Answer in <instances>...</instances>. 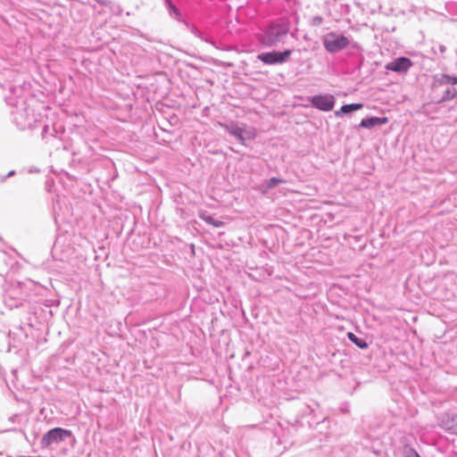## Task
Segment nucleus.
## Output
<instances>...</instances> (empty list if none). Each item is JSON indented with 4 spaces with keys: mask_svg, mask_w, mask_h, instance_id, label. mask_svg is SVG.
<instances>
[{
    "mask_svg": "<svg viewBox=\"0 0 457 457\" xmlns=\"http://www.w3.org/2000/svg\"><path fill=\"white\" fill-rule=\"evenodd\" d=\"M10 430H12V428H6V429H4V431H10Z\"/></svg>",
    "mask_w": 457,
    "mask_h": 457,
    "instance_id": "cd10ccee",
    "label": "nucleus"
},
{
    "mask_svg": "<svg viewBox=\"0 0 457 457\" xmlns=\"http://www.w3.org/2000/svg\"><path fill=\"white\" fill-rule=\"evenodd\" d=\"M15 174V170H11L7 173V175L2 179L4 181L6 178H10Z\"/></svg>",
    "mask_w": 457,
    "mask_h": 457,
    "instance_id": "5701e85b",
    "label": "nucleus"
},
{
    "mask_svg": "<svg viewBox=\"0 0 457 457\" xmlns=\"http://www.w3.org/2000/svg\"><path fill=\"white\" fill-rule=\"evenodd\" d=\"M456 96H457V91L455 89L447 88L445 91V93H444L443 96L441 97V99L438 100V103L441 104V103H444V102H446V101L453 100Z\"/></svg>",
    "mask_w": 457,
    "mask_h": 457,
    "instance_id": "6ab92c4d",
    "label": "nucleus"
},
{
    "mask_svg": "<svg viewBox=\"0 0 457 457\" xmlns=\"http://www.w3.org/2000/svg\"><path fill=\"white\" fill-rule=\"evenodd\" d=\"M96 1H97V3H99V4H102V1H101V0H96Z\"/></svg>",
    "mask_w": 457,
    "mask_h": 457,
    "instance_id": "c85d7f7f",
    "label": "nucleus"
},
{
    "mask_svg": "<svg viewBox=\"0 0 457 457\" xmlns=\"http://www.w3.org/2000/svg\"><path fill=\"white\" fill-rule=\"evenodd\" d=\"M199 217L204 220L207 224L212 225L215 228H220L224 225V222L219 220H215L211 215L206 214L205 212L200 213Z\"/></svg>",
    "mask_w": 457,
    "mask_h": 457,
    "instance_id": "a211bd4d",
    "label": "nucleus"
},
{
    "mask_svg": "<svg viewBox=\"0 0 457 457\" xmlns=\"http://www.w3.org/2000/svg\"><path fill=\"white\" fill-rule=\"evenodd\" d=\"M6 76L14 83L9 86V93L4 96L6 104L25 111L29 98V87L25 77L13 71H7Z\"/></svg>",
    "mask_w": 457,
    "mask_h": 457,
    "instance_id": "f257e3e1",
    "label": "nucleus"
},
{
    "mask_svg": "<svg viewBox=\"0 0 457 457\" xmlns=\"http://www.w3.org/2000/svg\"><path fill=\"white\" fill-rule=\"evenodd\" d=\"M19 418H20V416H19V415H13L12 417H11V418H10V420H11L12 422H14V420H15L16 419H19Z\"/></svg>",
    "mask_w": 457,
    "mask_h": 457,
    "instance_id": "b1692460",
    "label": "nucleus"
},
{
    "mask_svg": "<svg viewBox=\"0 0 457 457\" xmlns=\"http://www.w3.org/2000/svg\"><path fill=\"white\" fill-rule=\"evenodd\" d=\"M403 457H420V454L409 445L403 446Z\"/></svg>",
    "mask_w": 457,
    "mask_h": 457,
    "instance_id": "aec40b11",
    "label": "nucleus"
},
{
    "mask_svg": "<svg viewBox=\"0 0 457 457\" xmlns=\"http://www.w3.org/2000/svg\"><path fill=\"white\" fill-rule=\"evenodd\" d=\"M322 18L320 16H315L313 19H312V24L313 25H320L321 24L322 22Z\"/></svg>",
    "mask_w": 457,
    "mask_h": 457,
    "instance_id": "4be33fe9",
    "label": "nucleus"
},
{
    "mask_svg": "<svg viewBox=\"0 0 457 457\" xmlns=\"http://www.w3.org/2000/svg\"><path fill=\"white\" fill-rule=\"evenodd\" d=\"M439 49L441 53H444L446 50V47L445 46H440Z\"/></svg>",
    "mask_w": 457,
    "mask_h": 457,
    "instance_id": "393cba45",
    "label": "nucleus"
},
{
    "mask_svg": "<svg viewBox=\"0 0 457 457\" xmlns=\"http://www.w3.org/2000/svg\"><path fill=\"white\" fill-rule=\"evenodd\" d=\"M284 183H286L285 179L273 177V178H270V179L264 181L261 185V189L263 194H266L269 190L276 187L279 184H284Z\"/></svg>",
    "mask_w": 457,
    "mask_h": 457,
    "instance_id": "4468645a",
    "label": "nucleus"
},
{
    "mask_svg": "<svg viewBox=\"0 0 457 457\" xmlns=\"http://www.w3.org/2000/svg\"><path fill=\"white\" fill-rule=\"evenodd\" d=\"M289 32V25L285 21H276L270 24L262 35L260 42L262 45L271 47L281 42Z\"/></svg>",
    "mask_w": 457,
    "mask_h": 457,
    "instance_id": "f03ea898",
    "label": "nucleus"
},
{
    "mask_svg": "<svg viewBox=\"0 0 457 457\" xmlns=\"http://www.w3.org/2000/svg\"><path fill=\"white\" fill-rule=\"evenodd\" d=\"M363 107V104L361 103H356V104H347L341 106L339 111L335 112V115L337 117L342 115V114H348L351 112H353L355 111H358Z\"/></svg>",
    "mask_w": 457,
    "mask_h": 457,
    "instance_id": "f8f14e48",
    "label": "nucleus"
},
{
    "mask_svg": "<svg viewBox=\"0 0 457 457\" xmlns=\"http://www.w3.org/2000/svg\"><path fill=\"white\" fill-rule=\"evenodd\" d=\"M28 107L25 111H21V109L15 108V111L12 112L13 121L16 124L17 128L21 130H25L29 128V114H28Z\"/></svg>",
    "mask_w": 457,
    "mask_h": 457,
    "instance_id": "1a4fd4ad",
    "label": "nucleus"
},
{
    "mask_svg": "<svg viewBox=\"0 0 457 457\" xmlns=\"http://www.w3.org/2000/svg\"><path fill=\"white\" fill-rule=\"evenodd\" d=\"M412 66V62L410 58L401 56L394 59L392 62L386 64L385 68L387 71H392L396 73H405Z\"/></svg>",
    "mask_w": 457,
    "mask_h": 457,
    "instance_id": "0eeeda50",
    "label": "nucleus"
},
{
    "mask_svg": "<svg viewBox=\"0 0 457 457\" xmlns=\"http://www.w3.org/2000/svg\"><path fill=\"white\" fill-rule=\"evenodd\" d=\"M244 128V136H245V143L246 140L254 139L256 137L255 131L253 129H247L245 125H243Z\"/></svg>",
    "mask_w": 457,
    "mask_h": 457,
    "instance_id": "412c9836",
    "label": "nucleus"
},
{
    "mask_svg": "<svg viewBox=\"0 0 457 457\" xmlns=\"http://www.w3.org/2000/svg\"><path fill=\"white\" fill-rule=\"evenodd\" d=\"M353 47H358L357 43H354V44L353 45Z\"/></svg>",
    "mask_w": 457,
    "mask_h": 457,
    "instance_id": "bb28decb",
    "label": "nucleus"
},
{
    "mask_svg": "<svg viewBox=\"0 0 457 457\" xmlns=\"http://www.w3.org/2000/svg\"><path fill=\"white\" fill-rule=\"evenodd\" d=\"M164 2L170 16L183 23L185 20L182 19L179 9L175 4H173L171 0H164Z\"/></svg>",
    "mask_w": 457,
    "mask_h": 457,
    "instance_id": "ddd939ff",
    "label": "nucleus"
},
{
    "mask_svg": "<svg viewBox=\"0 0 457 457\" xmlns=\"http://www.w3.org/2000/svg\"><path fill=\"white\" fill-rule=\"evenodd\" d=\"M388 122L387 117H369L361 120L359 128L372 129Z\"/></svg>",
    "mask_w": 457,
    "mask_h": 457,
    "instance_id": "9d476101",
    "label": "nucleus"
},
{
    "mask_svg": "<svg viewBox=\"0 0 457 457\" xmlns=\"http://www.w3.org/2000/svg\"><path fill=\"white\" fill-rule=\"evenodd\" d=\"M293 50L286 49L282 52L280 51H272L266 52L258 54L257 58L262 61L263 63L268 65H275V64H282L288 61L291 56Z\"/></svg>",
    "mask_w": 457,
    "mask_h": 457,
    "instance_id": "39448f33",
    "label": "nucleus"
},
{
    "mask_svg": "<svg viewBox=\"0 0 457 457\" xmlns=\"http://www.w3.org/2000/svg\"><path fill=\"white\" fill-rule=\"evenodd\" d=\"M347 337H348L349 340L353 344H354L356 346H358L360 349H366V348H368L369 345L366 342V340L361 338V337H357L353 332H348Z\"/></svg>",
    "mask_w": 457,
    "mask_h": 457,
    "instance_id": "dca6fc26",
    "label": "nucleus"
},
{
    "mask_svg": "<svg viewBox=\"0 0 457 457\" xmlns=\"http://www.w3.org/2000/svg\"><path fill=\"white\" fill-rule=\"evenodd\" d=\"M310 102L314 108L329 112L334 108L335 97L332 95H316L311 98Z\"/></svg>",
    "mask_w": 457,
    "mask_h": 457,
    "instance_id": "423d86ee",
    "label": "nucleus"
},
{
    "mask_svg": "<svg viewBox=\"0 0 457 457\" xmlns=\"http://www.w3.org/2000/svg\"><path fill=\"white\" fill-rule=\"evenodd\" d=\"M186 28L196 37L200 38L201 40H204L205 42L211 43L206 37H204L203 32H201L195 26L190 24L187 21H183Z\"/></svg>",
    "mask_w": 457,
    "mask_h": 457,
    "instance_id": "f3484780",
    "label": "nucleus"
},
{
    "mask_svg": "<svg viewBox=\"0 0 457 457\" xmlns=\"http://www.w3.org/2000/svg\"><path fill=\"white\" fill-rule=\"evenodd\" d=\"M16 373H17V370H13L12 371V374H13L14 377H16Z\"/></svg>",
    "mask_w": 457,
    "mask_h": 457,
    "instance_id": "a878e982",
    "label": "nucleus"
},
{
    "mask_svg": "<svg viewBox=\"0 0 457 457\" xmlns=\"http://www.w3.org/2000/svg\"><path fill=\"white\" fill-rule=\"evenodd\" d=\"M221 126L228 133L235 137L243 145H246V143H245L243 126L238 125V123L237 122H230L228 124H223Z\"/></svg>",
    "mask_w": 457,
    "mask_h": 457,
    "instance_id": "6e6552de",
    "label": "nucleus"
},
{
    "mask_svg": "<svg viewBox=\"0 0 457 457\" xmlns=\"http://www.w3.org/2000/svg\"><path fill=\"white\" fill-rule=\"evenodd\" d=\"M322 44L328 53L336 54L350 46L351 41L344 35L329 32L322 38Z\"/></svg>",
    "mask_w": 457,
    "mask_h": 457,
    "instance_id": "20e7f679",
    "label": "nucleus"
},
{
    "mask_svg": "<svg viewBox=\"0 0 457 457\" xmlns=\"http://www.w3.org/2000/svg\"><path fill=\"white\" fill-rule=\"evenodd\" d=\"M68 439L74 440L71 430L62 428H54L42 436L40 445L42 448L54 449Z\"/></svg>",
    "mask_w": 457,
    "mask_h": 457,
    "instance_id": "7ed1b4c3",
    "label": "nucleus"
},
{
    "mask_svg": "<svg viewBox=\"0 0 457 457\" xmlns=\"http://www.w3.org/2000/svg\"><path fill=\"white\" fill-rule=\"evenodd\" d=\"M442 428L447 432L457 436V413L447 416L442 420Z\"/></svg>",
    "mask_w": 457,
    "mask_h": 457,
    "instance_id": "9b49d317",
    "label": "nucleus"
},
{
    "mask_svg": "<svg viewBox=\"0 0 457 457\" xmlns=\"http://www.w3.org/2000/svg\"><path fill=\"white\" fill-rule=\"evenodd\" d=\"M435 82L438 86L443 85H456L457 84V77L450 76L448 74H441L439 77L435 78Z\"/></svg>",
    "mask_w": 457,
    "mask_h": 457,
    "instance_id": "2eb2a0df",
    "label": "nucleus"
}]
</instances>
